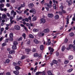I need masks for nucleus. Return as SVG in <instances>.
Returning a JSON list of instances; mask_svg holds the SVG:
<instances>
[{"instance_id": "obj_43", "label": "nucleus", "mask_w": 75, "mask_h": 75, "mask_svg": "<svg viewBox=\"0 0 75 75\" xmlns=\"http://www.w3.org/2000/svg\"><path fill=\"white\" fill-rule=\"evenodd\" d=\"M10 62V60L7 59L6 61V63H9Z\"/></svg>"}, {"instance_id": "obj_23", "label": "nucleus", "mask_w": 75, "mask_h": 75, "mask_svg": "<svg viewBox=\"0 0 75 75\" xmlns=\"http://www.w3.org/2000/svg\"><path fill=\"white\" fill-rule=\"evenodd\" d=\"M59 15H56L54 17V18L55 19H58V18H59Z\"/></svg>"}, {"instance_id": "obj_21", "label": "nucleus", "mask_w": 75, "mask_h": 75, "mask_svg": "<svg viewBox=\"0 0 75 75\" xmlns=\"http://www.w3.org/2000/svg\"><path fill=\"white\" fill-rule=\"evenodd\" d=\"M12 49L13 50H16V49H17V46L13 45L12 47Z\"/></svg>"}, {"instance_id": "obj_46", "label": "nucleus", "mask_w": 75, "mask_h": 75, "mask_svg": "<svg viewBox=\"0 0 75 75\" xmlns=\"http://www.w3.org/2000/svg\"><path fill=\"white\" fill-rule=\"evenodd\" d=\"M36 52V49L35 48H33L32 50V52Z\"/></svg>"}, {"instance_id": "obj_18", "label": "nucleus", "mask_w": 75, "mask_h": 75, "mask_svg": "<svg viewBox=\"0 0 75 75\" xmlns=\"http://www.w3.org/2000/svg\"><path fill=\"white\" fill-rule=\"evenodd\" d=\"M63 3H60V4L61 5V6L60 7V9H61L62 10H63V9H64V6H62V4Z\"/></svg>"}, {"instance_id": "obj_58", "label": "nucleus", "mask_w": 75, "mask_h": 75, "mask_svg": "<svg viewBox=\"0 0 75 75\" xmlns=\"http://www.w3.org/2000/svg\"><path fill=\"white\" fill-rule=\"evenodd\" d=\"M3 31H4V28H2L1 29V31L2 32Z\"/></svg>"}, {"instance_id": "obj_9", "label": "nucleus", "mask_w": 75, "mask_h": 75, "mask_svg": "<svg viewBox=\"0 0 75 75\" xmlns=\"http://www.w3.org/2000/svg\"><path fill=\"white\" fill-rule=\"evenodd\" d=\"M39 55L37 53H35L33 55L34 57H41V55L40 54V56H39Z\"/></svg>"}, {"instance_id": "obj_13", "label": "nucleus", "mask_w": 75, "mask_h": 75, "mask_svg": "<svg viewBox=\"0 0 75 75\" xmlns=\"http://www.w3.org/2000/svg\"><path fill=\"white\" fill-rule=\"evenodd\" d=\"M15 68L16 70L18 71V70H20L21 69V68L18 66H16Z\"/></svg>"}, {"instance_id": "obj_42", "label": "nucleus", "mask_w": 75, "mask_h": 75, "mask_svg": "<svg viewBox=\"0 0 75 75\" xmlns=\"http://www.w3.org/2000/svg\"><path fill=\"white\" fill-rule=\"evenodd\" d=\"M41 3L42 4H44L45 3V0H42V1H41Z\"/></svg>"}, {"instance_id": "obj_30", "label": "nucleus", "mask_w": 75, "mask_h": 75, "mask_svg": "<svg viewBox=\"0 0 75 75\" xmlns=\"http://www.w3.org/2000/svg\"><path fill=\"white\" fill-rule=\"evenodd\" d=\"M51 43V41H47V42L46 45H50Z\"/></svg>"}, {"instance_id": "obj_63", "label": "nucleus", "mask_w": 75, "mask_h": 75, "mask_svg": "<svg viewBox=\"0 0 75 75\" xmlns=\"http://www.w3.org/2000/svg\"><path fill=\"white\" fill-rule=\"evenodd\" d=\"M10 21H11L13 19V16H11L10 17Z\"/></svg>"}, {"instance_id": "obj_6", "label": "nucleus", "mask_w": 75, "mask_h": 75, "mask_svg": "<svg viewBox=\"0 0 75 75\" xmlns=\"http://www.w3.org/2000/svg\"><path fill=\"white\" fill-rule=\"evenodd\" d=\"M31 10L30 11V13L33 12V14H35L36 13V11L34 8H32Z\"/></svg>"}, {"instance_id": "obj_64", "label": "nucleus", "mask_w": 75, "mask_h": 75, "mask_svg": "<svg viewBox=\"0 0 75 75\" xmlns=\"http://www.w3.org/2000/svg\"><path fill=\"white\" fill-rule=\"evenodd\" d=\"M11 74H10V73L8 72L6 73V75H11Z\"/></svg>"}, {"instance_id": "obj_36", "label": "nucleus", "mask_w": 75, "mask_h": 75, "mask_svg": "<svg viewBox=\"0 0 75 75\" xmlns=\"http://www.w3.org/2000/svg\"><path fill=\"white\" fill-rule=\"evenodd\" d=\"M36 20H37V17H34L32 19L33 21H36Z\"/></svg>"}, {"instance_id": "obj_35", "label": "nucleus", "mask_w": 75, "mask_h": 75, "mask_svg": "<svg viewBox=\"0 0 75 75\" xmlns=\"http://www.w3.org/2000/svg\"><path fill=\"white\" fill-rule=\"evenodd\" d=\"M73 71V69H69L67 71L69 73V72H71L72 71Z\"/></svg>"}, {"instance_id": "obj_37", "label": "nucleus", "mask_w": 75, "mask_h": 75, "mask_svg": "<svg viewBox=\"0 0 75 75\" xmlns=\"http://www.w3.org/2000/svg\"><path fill=\"white\" fill-rule=\"evenodd\" d=\"M68 62H69V60H65V61L64 62V64H68Z\"/></svg>"}, {"instance_id": "obj_12", "label": "nucleus", "mask_w": 75, "mask_h": 75, "mask_svg": "<svg viewBox=\"0 0 75 75\" xmlns=\"http://www.w3.org/2000/svg\"><path fill=\"white\" fill-rule=\"evenodd\" d=\"M43 32L45 33H49L50 32V30L48 29H45L44 30Z\"/></svg>"}, {"instance_id": "obj_53", "label": "nucleus", "mask_w": 75, "mask_h": 75, "mask_svg": "<svg viewBox=\"0 0 75 75\" xmlns=\"http://www.w3.org/2000/svg\"><path fill=\"white\" fill-rule=\"evenodd\" d=\"M45 8H46V9L47 11H49V8H48V7H45Z\"/></svg>"}, {"instance_id": "obj_2", "label": "nucleus", "mask_w": 75, "mask_h": 75, "mask_svg": "<svg viewBox=\"0 0 75 75\" xmlns=\"http://www.w3.org/2000/svg\"><path fill=\"white\" fill-rule=\"evenodd\" d=\"M69 49H71L72 47L73 48V50L74 51H75V45L74 44L72 45V44H70L69 45Z\"/></svg>"}, {"instance_id": "obj_27", "label": "nucleus", "mask_w": 75, "mask_h": 75, "mask_svg": "<svg viewBox=\"0 0 75 75\" xmlns=\"http://www.w3.org/2000/svg\"><path fill=\"white\" fill-rule=\"evenodd\" d=\"M13 44L14 45H18V42L17 41H14L13 42Z\"/></svg>"}, {"instance_id": "obj_1", "label": "nucleus", "mask_w": 75, "mask_h": 75, "mask_svg": "<svg viewBox=\"0 0 75 75\" xmlns=\"http://www.w3.org/2000/svg\"><path fill=\"white\" fill-rule=\"evenodd\" d=\"M9 37L10 38H9V40L11 41H13V33H11L9 34Z\"/></svg>"}, {"instance_id": "obj_55", "label": "nucleus", "mask_w": 75, "mask_h": 75, "mask_svg": "<svg viewBox=\"0 0 75 75\" xmlns=\"http://www.w3.org/2000/svg\"><path fill=\"white\" fill-rule=\"evenodd\" d=\"M21 7H25V4H21Z\"/></svg>"}, {"instance_id": "obj_4", "label": "nucleus", "mask_w": 75, "mask_h": 75, "mask_svg": "<svg viewBox=\"0 0 75 75\" xmlns=\"http://www.w3.org/2000/svg\"><path fill=\"white\" fill-rule=\"evenodd\" d=\"M16 14H17V13H16V12H14V10H12L11 11V16H13V17H15V16L16 15Z\"/></svg>"}, {"instance_id": "obj_29", "label": "nucleus", "mask_w": 75, "mask_h": 75, "mask_svg": "<svg viewBox=\"0 0 75 75\" xmlns=\"http://www.w3.org/2000/svg\"><path fill=\"white\" fill-rule=\"evenodd\" d=\"M29 36L30 38H34V36L31 34H29Z\"/></svg>"}, {"instance_id": "obj_33", "label": "nucleus", "mask_w": 75, "mask_h": 75, "mask_svg": "<svg viewBox=\"0 0 75 75\" xmlns=\"http://www.w3.org/2000/svg\"><path fill=\"white\" fill-rule=\"evenodd\" d=\"M53 6L54 9L55 10L57 8V7H56V4H53Z\"/></svg>"}, {"instance_id": "obj_44", "label": "nucleus", "mask_w": 75, "mask_h": 75, "mask_svg": "<svg viewBox=\"0 0 75 75\" xmlns=\"http://www.w3.org/2000/svg\"><path fill=\"white\" fill-rule=\"evenodd\" d=\"M54 52V49H51V50H50V54H52V52Z\"/></svg>"}, {"instance_id": "obj_26", "label": "nucleus", "mask_w": 75, "mask_h": 75, "mask_svg": "<svg viewBox=\"0 0 75 75\" xmlns=\"http://www.w3.org/2000/svg\"><path fill=\"white\" fill-rule=\"evenodd\" d=\"M69 59V60H71L72 59H73V56L71 55H69L68 58Z\"/></svg>"}, {"instance_id": "obj_16", "label": "nucleus", "mask_w": 75, "mask_h": 75, "mask_svg": "<svg viewBox=\"0 0 75 75\" xmlns=\"http://www.w3.org/2000/svg\"><path fill=\"white\" fill-rule=\"evenodd\" d=\"M13 73L15 74L16 75H18V74H19V71L18 70H17L16 71H13Z\"/></svg>"}, {"instance_id": "obj_41", "label": "nucleus", "mask_w": 75, "mask_h": 75, "mask_svg": "<svg viewBox=\"0 0 75 75\" xmlns=\"http://www.w3.org/2000/svg\"><path fill=\"white\" fill-rule=\"evenodd\" d=\"M26 35L25 33H23L22 35V37H24V39H25V38Z\"/></svg>"}, {"instance_id": "obj_45", "label": "nucleus", "mask_w": 75, "mask_h": 75, "mask_svg": "<svg viewBox=\"0 0 75 75\" xmlns=\"http://www.w3.org/2000/svg\"><path fill=\"white\" fill-rule=\"evenodd\" d=\"M69 35L70 37H72V36H74V33H71L69 34Z\"/></svg>"}, {"instance_id": "obj_61", "label": "nucleus", "mask_w": 75, "mask_h": 75, "mask_svg": "<svg viewBox=\"0 0 75 75\" xmlns=\"http://www.w3.org/2000/svg\"><path fill=\"white\" fill-rule=\"evenodd\" d=\"M49 4L52 5V2L51 1H50L49 2Z\"/></svg>"}, {"instance_id": "obj_59", "label": "nucleus", "mask_w": 75, "mask_h": 75, "mask_svg": "<svg viewBox=\"0 0 75 75\" xmlns=\"http://www.w3.org/2000/svg\"><path fill=\"white\" fill-rule=\"evenodd\" d=\"M23 40V37H20L19 39V41H21Z\"/></svg>"}, {"instance_id": "obj_47", "label": "nucleus", "mask_w": 75, "mask_h": 75, "mask_svg": "<svg viewBox=\"0 0 75 75\" xmlns=\"http://www.w3.org/2000/svg\"><path fill=\"white\" fill-rule=\"evenodd\" d=\"M18 64L19 65V66H21V61H18Z\"/></svg>"}, {"instance_id": "obj_7", "label": "nucleus", "mask_w": 75, "mask_h": 75, "mask_svg": "<svg viewBox=\"0 0 75 75\" xmlns=\"http://www.w3.org/2000/svg\"><path fill=\"white\" fill-rule=\"evenodd\" d=\"M45 35V34L44 33L40 32L38 34V35L39 37H43Z\"/></svg>"}, {"instance_id": "obj_34", "label": "nucleus", "mask_w": 75, "mask_h": 75, "mask_svg": "<svg viewBox=\"0 0 75 75\" xmlns=\"http://www.w3.org/2000/svg\"><path fill=\"white\" fill-rule=\"evenodd\" d=\"M47 7H48L49 8H51V7H52V5L49 4V3H48V4L47 5Z\"/></svg>"}, {"instance_id": "obj_11", "label": "nucleus", "mask_w": 75, "mask_h": 75, "mask_svg": "<svg viewBox=\"0 0 75 75\" xmlns=\"http://www.w3.org/2000/svg\"><path fill=\"white\" fill-rule=\"evenodd\" d=\"M48 17H50V18H52L54 17V15L52 13H49L48 15Z\"/></svg>"}, {"instance_id": "obj_20", "label": "nucleus", "mask_w": 75, "mask_h": 75, "mask_svg": "<svg viewBox=\"0 0 75 75\" xmlns=\"http://www.w3.org/2000/svg\"><path fill=\"white\" fill-rule=\"evenodd\" d=\"M34 42L36 44H38L39 43V41L37 39H35L34 40Z\"/></svg>"}, {"instance_id": "obj_51", "label": "nucleus", "mask_w": 75, "mask_h": 75, "mask_svg": "<svg viewBox=\"0 0 75 75\" xmlns=\"http://www.w3.org/2000/svg\"><path fill=\"white\" fill-rule=\"evenodd\" d=\"M40 73H41V72H37L35 74V75H39V74H40Z\"/></svg>"}, {"instance_id": "obj_24", "label": "nucleus", "mask_w": 75, "mask_h": 75, "mask_svg": "<svg viewBox=\"0 0 75 75\" xmlns=\"http://www.w3.org/2000/svg\"><path fill=\"white\" fill-rule=\"evenodd\" d=\"M68 3L69 6H71L72 4V1H68Z\"/></svg>"}, {"instance_id": "obj_40", "label": "nucleus", "mask_w": 75, "mask_h": 75, "mask_svg": "<svg viewBox=\"0 0 75 75\" xmlns=\"http://www.w3.org/2000/svg\"><path fill=\"white\" fill-rule=\"evenodd\" d=\"M0 3H5V0H0Z\"/></svg>"}, {"instance_id": "obj_8", "label": "nucleus", "mask_w": 75, "mask_h": 75, "mask_svg": "<svg viewBox=\"0 0 75 75\" xmlns=\"http://www.w3.org/2000/svg\"><path fill=\"white\" fill-rule=\"evenodd\" d=\"M40 21L41 23H43V24H44V23H45L46 22V21L44 18H42L41 19Z\"/></svg>"}, {"instance_id": "obj_15", "label": "nucleus", "mask_w": 75, "mask_h": 75, "mask_svg": "<svg viewBox=\"0 0 75 75\" xmlns=\"http://www.w3.org/2000/svg\"><path fill=\"white\" fill-rule=\"evenodd\" d=\"M47 72L48 75H54V74H52V72H51V71L50 70L48 71Z\"/></svg>"}, {"instance_id": "obj_14", "label": "nucleus", "mask_w": 75, "mask_h": 75, "mask_svg": "<svg viewBox=\"0 0 75 75\" xmlns=\"http://www.w3.org/2000/svg\"><path fill=\"white\" fill-rule=\"evenodd\" d=\"M9 53L10 54H14V53H15V51L13 50H10L9 52Z\"/></svg>"}, {"instance_id": "obj_48", "label": "nucleus", "mask_w": 75, "mask_h": 75, "mask_svg": "<svg viewBox=\"0 0 75 75\" xmlns=\"http://www.w3.org/2000/svg\"><path fill=\"white\" fill-rule=\"evenodd\" d=\"M67 24H69V19H68V18L67 19Z\"/></svg>"}, {"instance_id": "obj_38", "label": "nucleus", "mask_w": 75, "mask_h": 75, "mask_svg": "<svg viewBox=\"0 0 75 75\" xmlns=\"http://www.w3.org/2000/svg\"><path fill=\"white\" fill-rule=\"evenodd\" d=\"M7 9L6 8H4V9L2 8V9H1V11H7Z\"/></svg>"}, {"instance_id": "obj_17", "label": "nucleus", "mask_w": 75, "mask_h": 75, "mask_svg": "<svg viewBox=\"0 0 75 75\" xmlns=\"http://www.w3.org/2000/svg\"><path fill=\"white\" fill-rule=\"evenodd\" d=\"M4 6V4H0V10H1L2 9H3L2 8Z\"/></svg>"}, {"instance_id": "obj_22", "label": "nucleus", "mask_w": 75, "mask_h": 75, "mask_svg": "<svg viewBox=\"0 0 75 75\" xmlns=\"http://www.w3.org/2000/svg\"><path fill=\"white\" fill-rule=\"evenodd\" d=\"M26 26L27 27H28V28L29 29H30V30L31 29V26H30V24H29V23H27L26 24Z\"/></svg>"}, {"instance_id": "obj_50", "label": "nucleus", "mask_w": 75, "mask_h": 75, "mask_svg": "<svg viewBox=\"0 0 75 75\" xmlns=\"http://www.w3.org/2000/svg\"><path fill=\"white\" fill-rule=\"evenodd\" d=\"M37 67L36 66L35 68V69L34 70V72H36V70H37Z\"/></svg>"}, {"instance_id": "obj_32", "label": "nucleus", "mask_w": 75, "mask_h": 75, "mask_svg": "<svg viewBox=\"0 0 75 75\" xmlns=\"http://www.w3.org/2000/svg\"><path fill=\"white\" fill-rule=\"evenodd\" d=\"M33 31L35 32V33H36V32H38V29L35 28L33 30Z\"/></svg>"}, {"instance_id": "obj_54", "label": "nucleus", "mask_w": 75, "mask_h": 75, "mask_svg": "<svg viewBox=\"0 0 75 75\" xmlns=\"http://www.w3.org/2000/svg\"><path fill=\"white\" fill-rule=\"evenodd\" d=\"M67 42H68V39H67V38H66L64 42H65V43H67Z\"/></svg>"}, {"instance_id": "obj_56", "label": "nucleus", "mask_w": 75, "mask_h": 75, "mask_svg": "<svg viewBox=\"0 0 75 75\" xmlns=\"http://www.w3.org/2000/svg\"><path fill=\"white\" fill-rule=\"evenodd\" d=\"M6 6H7V7H9L10 6V4H6Z\"/></svg>"}, {"instance_id": "obj_57", "label": "nucleus", "mask_w": 75, "mask_h": 75, "mask_svg": "<svg viewBox=\"0 0 75 75\" xmlns=\"http://www.w3.org/2000/svg\"><path fill=\"white\" fill-rule=\"evenodd\" d=\"M73 30V29L72 28H71L68 31V32H70V31H71V30Z\"/></svg>"}, {"instance_id": "obj_31", "label": "nucleus", "mask_w": 75, "mask_h": 75, "mask_svg": "<svg viewBox=\"0 0 75 75\" xmlns=\"http://www.w3.org/2000/svg\"><path fill=\"white\" fill-rule=\"evenodd\" d=\"M52 62L53 64H57L58 63V61L56 60H54L52 61Z\"/></svg>"}, {"instance_id": "obj_52", "label": "nucleus", "mask_w": 75, "mask_h": 75, "mask_svg": "<svg viewBox=\"0 0 75 75\" xmlns=\"http://www.w3.org/2000/svg\"><path fill=\"white\" fill-rule=\"evenodd\" d=\"M30 26L31 27H34V24L33 23H30Z\"/></svg>"}, {"instance_id": "obj_28", "label": "nucleus", "mask_w": 75, "mask_h": 75, "mask_svg": "<svg viewBox=\"0 0 75 75\" xmlns=\"http://www.w3.org/2000/svg\"><path fill=\"white\" fill-rule=\"evenodd\" d=\"M40 48L41 50H44V45H40Z\"/></svg>"}, {"instance_id": "obj_49", "label": "nucleus", "mask_w": 75, "mask_h": 75, "mask_svg": "<svg viewBox=\"0 0 75 75\" xmlns=\"http://www.w3.org/2000/svg\"><path fill=\"white\" fill-rule=\"evenodd\" d=\"M8 58H12V57L10 54H8Z\"/></svg>"}, {"instance_id": "obj_60", "label": "nucleus", "mask_w": 75, "mask_h": 75, "mask_svg": "<svg viewBox=\"0 0 75 75\" xmlns=\"http://www.w3.org/2000/svg\"><path fill=\"white\" fill-rule=\"evenodd\" d=\"M9 29V28L8 26H7L5 28V30H8Z\"/></svg>"}, {"instance_id": "obj_19", "label": "nucleus", "mask_w": 75, "mask_h": 75, "mask_svg": "<svg viewBox=\"0 0 75 75\" xmlns=\"http://www.w3.org/2000/svg\"><path fill=\"white\" fill-rule=\"evenodd\" d=\"M66 48H65V46H62L61 49L62 51H64Z\"/></svg>"}, {"instance_id": "obj_39", "label": "nucleus", "mask_w": 75, "mask_h": 75, "mask_svg": "<svg viewBox=\"0 0 75 75\" xmlns=\"http://www.w3.org/2000/svg\"><path fill=\"white\" fill-rule=\"evenodd\" d=\"M5 45H6V43L4 42L2 44V46L3 47H4Z\"/></svg>"}, {"instance_id": "obj_62", "label": "nucleus", "mask_w": 75, "mask_h": 75, "mask_svg": "<svg viewBox=\"0 0 75 75\" xmlns=\"http://www.w3.org/2000/svg\"><path fill=\"white\" fill-rule=\"evenodd\" d=\"M6 15L8 16V17H10V14L8 13H6Z\"/></svg>"}, {"instance_id": "obj_10", "label": "nucleus", "mask_w": 75, "mask_h": 75, "mask_svg": "<svg viewBox=\"0 0 75 75\" xmlns=\"http://www.w3.org/2000/svg\"><path fill=\"white\" fill-rule=\"evenodd\" d=\"M25 51L27 53H28V54H29V52H30V51H31V49L30 48H27L25 49Z\"/></svg>"}, {"instance_id": "obj_5", "label": "nucleus", "mask_w": 75, "mask_h": 75, "mask_svg": "<svg viewBox=\"0 0 75 75\" xmlns=\"http://www.w3.org/2000/svg\"><path fill=\"white\" fill-rule=\"evenodd\" d=\"M34 5L33 3H30L28 5V7L30 8H32L34 7Z\"/></svg>"}, {"instance_id": "obj_3", "label": "nucleus", "mask_w": 75, "mask_h": 75, "mask_svg": "<svg viewBox=\"0 0 75 75\" xmlns=\"http://www.w3.org/2000/svg\"><path fill=\"white\" fill-rule=\"evenodd\" d=\"M14 28L16 30H20V26L18 25H15L14 26Z\"/></svg>"}, {"instance_id": "obj_25", "label": "nucleus", "mask_w": 75, "mask_h": 75, "mask_svg": "<svg viewBox=\"0 0 75 75\" xmlns=\"http://www.w3.org/2000/svg\"><path fill=\"white\" fill-rule=\"evenodd\" d=\"M6 17L7 16L5 14H2V18L4 19L6 18Z\"/></svg>"}]
</instances>
